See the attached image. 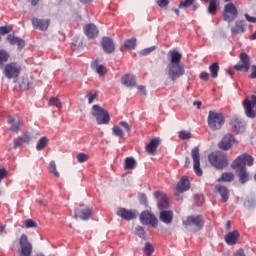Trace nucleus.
Listing matches in <instances>:
<instances>
[{
    "mask_svg": "<svg viewBox=\"0 0 256 256\" xmlns=\"http://www.w3.org/2000/svg\"><path fill=\"white\" fill-rule=\"evenodd\" d=\"M122 85H125L126 87H135L137 85V81L135 80V76L131 74H125L121 78Z\"/></svg>",
    "mask_w": 256,
    "mask_h": 256,
    "instance_id": "obj_30",
    "label": "nucleus"
},
{
    "mask_svg": "<svg viewBox=\"0 0 256 256\" xmlns=\"http://www.w3.org/2000/svg\"><path fill=\"white\" fill-rule=\"evenodd\" d=\"M112 132H113V135H115L116 137H120V139H123V137H125V133L123 132V129H121V127L119 126H114L112 128Z\"/></svg>",
    "mask_w": 256,
    "mask_h": 256,
    "instance_id": "obj_43",
    "label": "nucleus"
},
{
    "mask_svg": "<svg viewBox=\"0 0 256 256\" xmlns=\"http://www.w3.org/2000/svg\"><path fill=\"white\" fill-rule=\"evenodd\" d=\"M49 105L52 107H57L58 109H61V101H59L58 98H51L49 101Z\"/></svg>",
    "mask_w": 256,
    "mask_h": 256,
    "instance_id": "obj_50",
    "label": "nucleus"
},
{
    "mask_svg": "<svg viewBox=\"0 0 256 256\" xmlns=\"http://www.w3.org/2000/svg\"><path fill=\"white\" fill-rule=\"evenodd\" d=\"M137 167V161L134 158L128 157L124 161V169L125 171H131Z\"/></svg>",
    "mask_w": 256,
    "mask_h": 256,
    "instance_id": "obj_34",
    "label": "nucleus"
},
{
    "mask_svg": "<svg viewBox=\"0 0 256 256\" xmlns=\"http://www.w3.org/2000/svg\"><path fill=\"white\" fill-rule=\"evenodd\" d=\"M208 127L212 131H219L223 125H225V115L223 113L209 111L207 117Z\"/></svg>",
    "mask_w": 256,
    "mask_h": 256,
    "instance_id": "obj_2",
    "label": "nucleus"
},
{
    "mask_svg": "<svg viewBox=\"0 0 256 256\" xmlns=\"http://www.w3.org/2000/svg\"><path fill=\"white\" fill-rule=\"evenodd\" d=\"M239 62L234 65L235 71H242V73H247L249 69H251V57L245 53L242 52L239 54Z\"/></svg>",
    "mask_w": 256,
    "mask_h": 256,
    "instance_id": "obj_7",
    "label": "nucleus"
},
{
    "mask_svg": "<svg viewBox=\"0 0 256 256\" xmlns=\"http://www.w3.org/2000/svg\"><path fill=\"white\" fill-rule=\"evenodd\" d=\"M237 15H239V12L237 11V7H235V4L228 3L224 6V20L228 21V23H231L234 19H237Z\"/></svg>",
    "mask_w": 256,
    "mask_h": 256,
    "instance_id": "obj_14",
    "label": "nucleus"
},
{
    "mask_svg": "<svg viewBox=\"0 0 256 256\" xmlns=\"http://www.w3.org/2000/svg\"><path fill=\"white\" fill-rule=\"evenodd\" d=\"M25 143L28 145V143H31V134L24 133L22 136L14 139V149H17V147H23Z\"/></svg>",
    "mask_w": 256,
    "mask_h": 256,
    "instance_id": "obj_25",
    "label": "nucleus"
},
{
    "mask_svg": "<svg viewBox=\"0 0 256 256\" xmlns=\"http://www.w3.org/2000/svg\"><path fill=\"white\" fill-rule=\"evenodd\" d=\"M239 237H240L239 231L234 230L224 236V241L227 243V245H237V241H239Z\"/></svg>",
    "mask_w": 256,
    "mask_h": 256,
    "instance_id": "obj_26",
    "label": "nucleus"
},
{
    "mask_svg": "<svg viewBox=\"0 0 256 256\" xmlns=\"http://www.w3.org/2000/svg\"><path fill=\"white\" fill-rule=\"evenodd\" d=\"M75 218L88 221V219H91V208L81 205L75 210Z\"/></svg>",
    "mask_w": 256,
    "mask_h": 256,
    "instance_id": "obj_17",
    "label": "nucleus"
},
{
    "mask_svg": "<svg viewBox=\"0 0 256 256\" xmlns=\"http://www.w3.org/2000/svg\"><path fill=\"white\" fill-rule=\"evenodd\" d=\"M250 79H256V65L251 66V74H250Z\"/></svg>",
    "mask_w": 256,
    "mask_h": 256,
    "instance_id": "obj_56",
    "label": "nucleus"
},
{
    "mask_svg": "<svg viewBox=\"0 0 256 256\" xmlns=\"http://www.w3.org/2000/svg\"><path fill=\"white\" fill-rule=\"evenodd\" d=\"M182 223L184 227H194L197 231H201L205 227V220L201 215L188 216Z\"/></svg>",
    "mask_w": 256,
    "mask_h": 256,
    "instance_id": "obj_5",
    "label": "nucleus"
},
{
    "mask_svg": "<svg viewBox=\"0 0 256 256\" xmlns=\"http://www.w3.org/2000/svg\"><path fill=\"white\" fill-rule=\"evenodd\" d=\"M140 223H142V225H151L154 229H157V226L159 225L157 217L149 211H143L140 214Z\"/></svg>",
    "mask_w": 256,
    "mask_h": 256,
    "instance_id": "obj_11",
    "label": "nucleus"
},
{
    "mask_svg": "<svg viewBox=\"0 0 256 256\" xmlns=\"http://www.w3.org/2000/svg\"><path fill=\"white\" fill-rule=\"evenodd\" d=\"M234 142H235V138L233 137V134H226L222 138V140L218 143V147L223 151H229V149L233 147Z\"/></svg>",
    "mask_w": 256,
    "mask_h": 256,
    "instance_id": "obj_19",
    "label": "nucleus"
},
{
    "mask_svg": "<svg viewBox=\"0 0 256 256\" xmlns=\"http://www.w3.org/2000/svg\"><path fill=\"white\" fill-rule=\"evenodd\" d=\"M230 125L234 133H245V129L247 127L245 121L241 120L238 117L232 118L230 121Z\"/></svg>",
    "mask_w": 256,
    "mask_h": 256,
    "instance_id": "obj_18",
    "label": "nucleus"
},
{
    "mask_svg": "<svg viewBox=\"0 0 256 256\" xmlns=\"http://www.w3.org/2000/svg\"><path fill=\"white\" fill-rule=\"evenodd\" d=\"M215 189L221 195L223 203H227L229 201V189L221 185H216Z\"/></svg>",
    "mask_w": 256,
    "mask_h": 256,
    "instance_id": "obj_33",
    "label": "nucleus"
},
{
    "mask_svg": "<svg viewBox=\"0 0 256 256\" xmlns=\"http://www.w3.org/2000/svg\"><path fill=\"white\" fill-rule=\"evenodd\" d=\"M191 189V183L189 182V177L182 176L176 185L175 196L179 197L181 193H185V191H189Z\"/></svg>",
    "mask_w": 256,
    "mask_h": 256,
    "instance_id": "obj_15",
    "label": "nucleus"
},
{
    "mask_svg": "<svg viewBox=\"0 0 256 256\" xmlns=\"http://www.w3.org/2000/svg\"><path fill=\"white\" fill-rule=\"evenodd\" d=\"M47 143H49V139H47V137L44 136L40 138L36 145L37 151H43V149L47 147Z\"/></svg>",
    "mask_w": 256,
    "mask_h": 256,
    "instance_id": "obj_40",
    "label": "nucleus"
},
{
    "mask_svg": "<svg viewBox=\"0 0 256 256\" xmlns=\"http://www.w3.org/2000/svg\"><path fill=\"white\" fill-rule=\"evenodd\" d=\"M138 91H140L141 95L147 97V90L145 89V86H139Z\"/></svg>",
    "mask_w": 256,
    "mask_h": 256,
    "instance_id": "obj_59",
    "label": "nucleus"
},
{
    "mask_svg": "<svg viewBox=\"0 0 256 256\" xmlns=\"http://www.w3.org/2000/svg\"><path fill=\"white\" fill-rule=\"evenodd\" d=\"M245 19L249 22V23H256V18L253 16H250L249 14H245Z\"/></svg>",
    "mask_w": 256,
    "mask_h": 256,
    "instance_id": "obj_58",
    "label": "nucleus"
},
{
    "mask_svg": "<svg viewBox=\"0 0 256 256\" xmlns=\"http://www.w3.org/2000/svg\"><path fill=\"white\" fill-rule=\"evenodd\" d=\"M7 41L10 43V45H17L19 50L25 47V40L15 36V34H9L7 36Z\"/></svg>",
    "mask_w": 256,
    "mask_h": 256,
    "instance_id": "obj_29",
    "label": "nucleus"
},
{
    "mask_svg": "<svg viewBox=\"0 0 256 256\" xmlns=\"http://www.w3.org/2000/svg\"><path fill=\"white\" fill-rule=\"evenodd\" d=\"M234 256H246L245 255V250H243V248H240L235 254Z\"/></svg>",
    "mask_w": 256,
    "mask_h": 256,
    "instance_id": "obj_60",
    "label": "nucleus"
},
{
    "mask_svg": "<svg viewBox=\"0 0 256 256\" xmlns=\"http://www.w3.org/2000/svg\"><path fill=\"white\" fill-rule=\"evenodd\" d=\"M161 145V138H153L150 143L146 146V152L149 155H155L157 148Z\"/></svg>",
    "mask_w": 256,
    "mask_h": 256,
    "instance_id": "obj_27",
    "label": "nucleus"
},
{
    "mask_svg": "<svg viewBox=\"0 0 256 256\" xmlns=\"http://www.w3.org/2000/svg\"><path fill=\"white\" fill-rule=\"evenodd\" d=\"M200 79H201L202 81H209V73H207V72H205V71L201 72V74H200Z\"/></svg>",
    "mask_w": 256,
    "mask_h": 256,
    "instance_id": "obj_55",
    "label": "nucleus"
},
{
    "mask_svg": "<svg viewBox=\"0 0 256 256\" xmlns=\"http://www.w3.org/2000/svg\"><path fill=\"white\" fill-rule=\"evenodd\" d=\"M24 224L26 229L37 228V222L33 221L32 219L25 220Z\"/></svg>",
    "mask_w": 256,
    "mask_h": 256,
    "instance_id": "obj_49",
    "label": "nucleus"
},
{
    "mask_svg": "<svg viewBox=\"0 0 256 256\" xmlns=\"http://www.w3.org/2000/svg\"><path fill=\"white\" fill-rule=\"evenodd\" d=\"M7 177V170L5 168H0V183Z\"/></svg>",
    "mask_w": 256,
    "mask_h": 256,
    "instance_id": "obj_54",
    "label": "nucleus"
},
{
    "mask_svg": "<svg viewBox=\"0 0 256 256\" xmlns=\"http://www.w3.org/2000/svg\"><path fill=\"white\" fill-rule=\"evenodd\" d=\"M178 137L180 139H191V132L189 130H182L179 132Z\"/></svg>",
    "mask_w": 256,
    "mask_h": 256,
    "instance_id": "obj_46",
    "label": "nucleus"
},
{
    "mask_svg": "<svg viewBox=\"0 0 256 256\" xmlns=\"http://www.w3.org/2000/svg\"><path fill=\"white\" fill-rule=\"evenodd\" d=\"M21 73V66L15 62L7 64L4 68V75L6 79H16Z\"/></svg>",
    "mask_w": 256,
    "mask_h": 256,
    "instance_id": "obj_10",
    "label": "nucleus"
},
{
    "mask_svg": "<svg viewBox=\"0 0 256 256\" xmlns=\"http://www.w3.org/2000/svg\"><path fill=\"white\" fill-rule=\"evenodd\" d=\"M245 32V20H237L235 22V25L231 28V34L236 36V35H241Z\"/></svg>",
    "mask_w": 256,
    "mask_h": 256,
    "instance_id": "obj_28",
    "label": "nucleus"
},
{
    "mask_svg": "<svg viewBox=\"0 0 256 256\" xmlns=\"http://www.w3.org/2000/svg\"><path fill=\"white\" fill-rule=\"evenodd\" d=\"M98 97V94L97 93H94V94H91L88 98V103L89 105H91L93 103V101H95V99H97Z\"/></svg>",
    "mask_w": 256,
    "mask_h": 256,
    "instance_id": "obj_57",
    "label": "nucleus"
},
{
    "mask_svg": "<svg viewBox=\"0 0 256 256\" xmlns=\"http://www.w3.org/2000/svg\"><path fill=\"white\" fill-rule=\"evenodd\" d=\"M13 31V27L11 26H1L0 27V35L4 36L7 35L9 33H11Z\"/></svg>",
    "mask_w": 256,
    "mask_h": 256,
    "instance_id": "obj_48",
    "label": "nucleus"
},
{
    "mask_svg": "<svg viewBox=\"0 0 256 256\" xmlns=\"http://www.w3.org/2000/svg\"><path fill=\"white\" fill-rule=\"evenodd\" d=\"M207 7V12L209 15H217V11H219V0H209Z\"/></svg>",
    "mask_w": 256,
    "mask_h": 256,
    "instance_id": "obj_32",
    "label": "nucleus"
},
{
    "mask_svg": "<svg viewBox=\"0 0 256 256\" xmlns=\"http://www.w3.org/2000/svg\"><path fill=\"white\" fill-rule=\"evenodd\" d=\"M185 66L183 64H168V77L171 81H177L179 77H183Z\"/></svg>",
    "mask_w": 256,
    "mask_h": 256,
    "instance_id": "obj_8",
    "label": "nucleus"
},
{
    "mask_svg": "<svg viewBox=\"0 0 256 256\" xmlns=\"http://www.w3.org/2000/svg\"><path fill=\"white\" fill-rule=\"evenodd\" d=\"M208 160L216 169H225V167L229 165V162L227 161V155L219 151L209 154Z\"/></svg>",
    "mask_w": 256,
    "mask_h": 256,
    "instance_id": "obj_3",
    "label": "nucleus"
},
{
    "mask_svg": "<svg viewBox=\"0 0 256 256\" xmlns=\"http://www.w3.org/2000/svg\"><path fill=\"white\" fill-rule=\"evenodd\" d=\"M93 69H96V73L100 75V77H103L107 73V69L104 68L103 65H99V60H96L92 63Z\"/></svg>",
    "mask_w": 256,
    "mask_h": 256,
    "instance_id": "obj_36",
    "label": "nucleus"
},
{
    "mask_svg": "<svg viewBox=\"0 0 256 256\" xmlns=\"http://www.w3.org/2000/svg\"><path fill=\"white\" fill-rule=\"evenodd\" d=\"M193 105L196 106L197 109H201L202 103H201V101H195V102L193 103Z\"/></svg>",
    "mask_w": 256,
    "mask_h": 256,
    "instance_id": "obj_63",
    "label": "nucleus"
},
{
    "mask_svg": "<svg viewBox=\"0 0 256 256\" xmlns=\"http://www.w3.org/2000/svg\"><path fill=\"white\" fill-rule=\"evenodd\" d=\"M197 0H182L179 3V9H189L192 5H195Z\"/></svg>",
    "mask_w": 256,
    "mask_h": 256,
    "instance_id": "obj_41",
    "label": "nucleus"
},
{
    "mask_svg": "<svg viewBox=\"0 0 256 256\" xmlns=\"http://www.w3.org/2000/svg\"><path fill=\"white\" fill-rule=\"evenodd\" d=\"M234 179L235 174H233L232 172H224L218 179V182L224 181L225 183H231V181H234Z\"/></svg>",
    "mask_w": 256,
    "mask_h": 256,
    "instance_id": "obj_37",
    "label": "nucleus"
},
{
    "mask_svg": "<svg viewBox=\"0 0 256 256\" xmlns=\"http://www.w3.org/2000/svg\"><path fill=\"white\" fill-rule=\"evenodd\" d=\"M101 45L104 53H113V51H115V43L113 42V39L109 37L102 38Z\"/></svg>",
    "mask_w": 256,
    "mask_h": 256,
    "instance_id": "obj_22",
    "label": "nucleus"
},
{
    "mask_svg": "<svg viewBox=\"0 0 256 256\" xmlns=\"http://www.w3.org/2000/svg\"><path fill=\"white\" fill-rule=\"evenodd\" d=\"M243 105H244V111H245L246 117H249L250 119H255V117H256V96L251 95L250 97H246Z\"/></svg>",
    "mask_w": 256,
    "mask_h": 256,
    "instance_id": "obj_6",
    "label": "nucleus"
},
{
    "mask_svg": "<svg viewBox=\"0 0 256 256\" xmlns=\"http://www.w3.org/2000/svg\"><path fill=\"white\" fill-rule=\"evenodd\" d=\"M118 217L124 219L125 221H133V219H137V212L135 210H127L125 208H119L117 210Z\"/></svg>",
    "mask_w": 256,
    "mask_h": 256,
    "instance_id": "obj_20",
    "label": "nucleus"
},
{
    "mask_svg": "<svg viewBox=\"0 0 256 256\" xmlns=\"http://www.w3.org/2000/svg\"><path fill=\"white\" fill-rule=\"evenodd\" d=\"M190 165H191V160L189 159V157H186L185 167H189Z\"/></svg>",
    "mask_w": 256,
    "mask_h": 256,
    "instance_id": "obj_64",
    "label": "nucleus"
},
{
    "mask_svg": "<svg viewBox=\"0 0 256 256\" xmlns=\"http://www.w3.org/2000/svg\"><path fill=\"white\" fill-rule=\"evenodd\" d=\"M191 156L193 159V169L194 173L201 177L203 175V170L201 169V155L199 154V147H195L191 151Z\"/></svg>",
    "mask_w": 256,
    "mask_h": 256,
    "instance_id": "obj_12",
    "label": "nucleus"
},
{
    "mask_svg": "<svg viewBox=\"0 0 256 256\" xmlns=\"http://www.w3.org/2000/svg\"><path fill=\"white\" fill-rule=\"evenodd\" d=\"M49 171H50V173L54 174V177H57V178L60 177L59 172L57 171V164H55V160H52L50 162V164H49Z\"/></svg>",
    "mask_w": 256,
    "mask_h": 256,
    "instance_id": "obj_44",
    "label": "nucleus"
},
{
    "mask_svg": "<svg viewBox=\"0 0 256 256\" xmlns=\"http://www.w3.org/2000/svg\"><path fill=\"white\" fill-rule=\"evenodd\" d=\"M37 203L40 205V207H47V200H37Z\"/></svg>",
    "mask_w": 256,
    "mask_h": 256,
    "instance_id": "obj_61",
    "label": "nucleus"
},
{
    "mask_svg": "<svg viewBox=\"0 0 256 256\" xmlns=\"http://www.w3.org/2000/svg\"><path fill=\"white\" fill-rule=\"evenodd\" d=\"M157 5L161 7V9L167 7L169 5V0H158Z\"/></svg>",
    "mask_w": 256,
    "mask_h": 256,
    "instance_id": "obj_53",
    "label": "nucleus"
},
{
    "mask_svg": "<svg viewBox=\"0 0 256 256\" xmlns=\"http://www.w3.org/2000/svg\"><path fill=\"white\" fill-rule=\"evenodd\" d=\"M157 49V47L152 46V47H148L143 49L142 51H140V55L142 57H147V55H150L151 53H153V51H155Z\"/></svg>",
    "mask_w": 256,
    "mask_h": 256,
    "instance_id": "obj_45",
    "label": "nucleus"
},
{
    "mask_svg": "<svg viewBox=\"0 0 256 256\" xmlns=\"http://www.w3.org/2000/svg\"><path fill=\"white\" fill-rule=\"evenodd\" d=\"M83 29L88 39H95L99 35V29H97V26H95V24H85Z\"/></svg>",
    "mask_w": 256,
    "mask_h": 256,
    "instance_id": "obj_21",
    "label": "nucleus"
},
{
    "mask_svg": "<svg viewBox=\"0 0 256 256\" xmlns=\"http://www.w3.org/2000/svg\"><path fill=\"white\" fill-rule=\"evenodd\" d=\"M20 252L19 256H31L33 253V244L29 242V237L26 234H22L19 239Z\"/></svg>",
    "mask_w": 256,
    "mask_h": 256,
    "instance_id": "obj_9",
    "label": "nucleus"
},
{
    "mask_svg": "<svg viewBox=\"0 0 256 256\" xmlns=\"http://www.w3.org/2000/svg\"><path fill=\"white\" fill-rule=\"evenodd\" d=\"M173 211L171 210H161L159 219L162 221V223H165V225H171L173 223Z\"/></svg>",
    "mask_w": 256,
    "mask_h": 256,
    "instance_id": "obj_24",
    "label": "nucleus"
},
{
    "mask_svg": "<svg viewBox=\"0 0 256 256\" xmlns=\"http://www.w3.org/2000/svg\"><path fill=\"white\" fill-rule=\"evenodd\" d=\"M168 57L170 58V63L168 65H182L181 59H183V55L176 50H170L168 52Z\"/></svg>",
    "mask_w": 256,
    "mask_h": 256,
    "instance_id": "obj_23",
    "label": "nucleus"
},
{
    "mask_svg": "<svg viewBox=\"0 0 256 256\" xmlns=\"http://www.w3.org/2000/svg\"><path fill=\"white\" fill-rule=\"evenodd\" d=\"M124 47H126V49H129L130 51L135 49V47H137V38H131L126 40L124 42Z\"/></svg>",
    "mask_w": 256,
    "mask_h": 256,
    "instance_id": "obj_39",
    "label": "nucleus"
},
{
    "mask_svg": "<svg viewBox=\"0 0 256 256\" xmlns=\"http://www.w3.org/2000/svg\"><path fill=\"white\" fill-rule=\"evenodd\" d=\"M219 69V63L217 62H214L212 65L209 66V71L212 79H217V77H219Z\"/></svg>",
    "mask_w": 256,
    "mask_h": 256,
    "instance_id": "obj_38",
    "label": "nucleus"
},
{
    "mask_svg": "<svg viewBox=\"0 0 256 256\" xmlns=\"http://www.w3.org/2000/svg\"><path fill=\"white\" fill-rule=\"evenodd\" d=\"M154 197L157 200L158 209L163 211L169 209V196L163 191L154 192Z\"/></svg>",
    "mask_w": 256,
    "mask_h": 256,
    "instance_id": "obj_13",
    "label": "nucleus"
},
{
    "mask_svg": "<svg viewBox=\"0 0 256 256\" xmlns=\"http://www.w3.org/2000/svg\"><path fill=\"white\" fill-rule=\"evenodd\" d=\"M92 115L95 117L98 125H109V122L111 121L109 112L99 105H93Z\"/></svg>",
    "mask_w": 256,
    "mask_h": 256,
    "instance_id": "obj_4",
    "label": "nucleus"
},
{
    "mask_svg": "<svg viewBox=\"0 0 256 256\" xmlns=\"http://www.w3.org/2000/svg\"><path fill=\"white\" fill-rule=\"evenodd\" d=\"M255 158L248 153L241 154L231 164L232 169H235L241 185H245L249 181V172L247 166L253 167Z\"/></svg>",
    "mask_w": 256,
    "mask_h": 256,
    "instance_id": "obj_1",
    "label": "nucleus"
},
{
    "mask_svg": "<svg viewBox=\"0 0 256 256\" xmlns=\"http://www.w3.org/2000/svg\"><path fill=\"white\" fill-rule=\"evenodd\" d=\"M9 57H11L9 55V52H7L6 50L0 49V69H3V67H5V63L9 61Z\"/></svg>",
    "mask_w": 256,
    "mask_h": 256,
    "instance_id": "obj_35",
    "label": "nucleus"
},
{
    "mask_svg": "<svg viewBox=\"0 0 256 256\" xmlns=\"http://www.w3.org/2000/svg\"><path fill=\"white\" fill-rule=\"evenodd\" d=\"M51 25L50 19L32 18V27L39 29V31H47Z\"/></svg>",
    "mask_w": 256,
    "mask_h": 256,
    "instance_id": "obj_16",
    "label": "nucleus"
},
{
    "mask_svg": "<svg viewBox=\"0 0 256 256\" xmlns=\"http://www.w3.org/2000/svg\"><path fill=\"white\" fill-rule=\"evenodd\" d=\"M7 123L10 125V130L12 133H19V127H21V122L19 120H15L12 116H8Z\"/></svg>",
    "mask_w": 256,
    "mask_h": 256,
    "instance_id": "obj_31",
    "label": "nucleus"
},
{
    "mask_svg": "<svg viewBox=\"0 0 256 256\" xmlns=\"http://www.w3.org/2000/svg\"><path fill=\"white\" fill-rule=\"evenodd\" d=\"M78 163H85V161L89 160V156L85 153H79L77 155Z\"/></svg>",
    "mask_w": 256,
    "mask_h": 256,
    "instance_id": "obj_51",
    "label": "nucleus"
},
{
    "mask_svg": "<svg viewBox=\"0 0 256 256\" xmlns=\"http://www.w3.org/2000/svg\"><path fill=\"white\" fill-rule=\"evenodd\" d=\"M143 251L145 255L150 256L153 255V253L155 252V248L153 247V244H151V242H146Z\"/></svg>",
    "mask_w": 256,
    "mask_h": 256,
    "instance_id": "obj_42",
    "label": "nucleus"
},
{
    "mask_svg": "<svg viewBox=\"0 0 256 256\" xmlns=\"http://www.w3.org/2000/svg\"><path fill=\"white\" fill-rule=\"evenodd\" d=\"M119 125L120 127H123L125 131H127V133L131 132V125H129V123H127L126 121H121Z\"/></svg>",
    "mask_w": 256,
    "mask_h": 256,
    "instance_id": "obj_52",
    "label": "nucleus"
},
{
    "mask_svg": "<svg viewBox=\"0 0 256 256\" xmlns=\"http://www.w3.org/2000/svg\"><path fill=\"white\" fill-rule=\"evenodd\" d=\"M5 229H7V224H3L0 227V235H3L5 233H7V231H5Z\"/></svg>",
    "mask_w": 256,
    "mask_h": 256,
    "instance_id": "obj_62",
    "label": "nucleus"
},
{
    "mask_svg": "<svg viewBox=\"0 0 256 256\" xmlns=\"http://www.w3.org/2000/svg\"><path fill=\"white\" fill-rule=\"evenodd\" d=\"M136 235H138V237H140V239H145V237H146L145 228H143V226H137L136 227Z\"/></svg>",
    "mask_w": 256,
    "mask_h": 256,
    "instance_id": "obj_47",
    "label": "nucleus"
}]
</instances>
